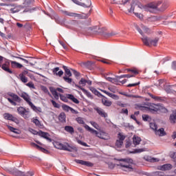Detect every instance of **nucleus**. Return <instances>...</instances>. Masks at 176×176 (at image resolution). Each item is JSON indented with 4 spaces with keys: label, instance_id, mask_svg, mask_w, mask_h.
I'll use <instances>...</instances> for the list:
<instances>
[{
    "label": "nucleus",
    "instance_id": "f257e3e1",
    "mask_svg": "<svg viewBox=\"0 0 176 176\" xmlns=\"http://www.w3.org/2000/svg\"><path fill=\"white\" fill-rule=\"evenodd\" d=\"M84 127L85 129H87V131H89L91 134H95L96 137L98 138H100V140H108L111 137L109 136V134L104 131H100L99 132L96 131L94 129H92L91 127L89 126V125L85 124L84 125Z\"/></svg>",
    "mask_w": 176,
    "mask_h": 176
},
{
    "label": "nucleus",
    "instance_id": "f03ea898",
    "mask_svg": "<svg viewBox=\"0 0 176 176\" xmlns=\"http://www.w3.org/2000/svg\"><path fill=\"white\" fill-rule=\"evenodd\" d=\"M120 162H123L117 164V166L120 167V170H122V171H125L126 173H131L134 171V168H133V165L130 164L126 159H121L120 160Z\"/></svg>",
    "mask_w": 176,
    "mask_h": 176
},
{
    "label": "nucleus",
    "instance_id": "7ed1b4c3",
    "mask_svg": "<svg viewBox=\"0 0 176 176\" xmlns=\"http://www.w3.org/2000/svg\"><path fill=\"white\" fill-rule=\"evenodd\" d=\"M90 12H91V10H90L87 14H78L67 10H62V13L65 14V16H69V17H76V19H87V17L90 16Z\"/></svg>",
    "mask_w": 176,
    "mask_h": 176
},
{
    "label": "nucleus",
    "instance_id": "20e7f679",
    "mask_svg": "<svg viewBox=\"0 0 176 176\" xmlns=\"http://www.w3.org/2000/svg\"><path fill=\"white\" fill-rule=\"evenodd\" d=\"M162 5V2L158 1L157 3H150L144 7L145 12H150V13H155L159 10V6Z\"/></svg>",
    "mask_w": 176,
    "mask_h": 176
},
{
    "label": "nucleus",
    "instance_id": "39448f33",
    "mask_svg": "<svg viewBox=\"0 0 176 176\" xmlns=\"http://www.w3.org/2000/svg\"><path fill=\"white\" fill-rule=\"evenodd\" d=\"M144 108L151 112V113H155V112H158V111L162 109V106L159 104L147 102L145 104V107H144Z\"/></svg>",
    "mask_w": 176,
    "mask_h": 176
},
{
    "label": "nucleus",
    "instance_id": "423d86ee",
    "mask_svg": "<svg viewBox=\"0 0 176 176\" xmlns=\"http://www.w3.org/2000/svg\"><path fill=\"white\" fill-rule=\"evenodd\" d=\"M159 37H155L154 39L149 38L147 36H143L142 41L145 46H157L159 42Z\"/></svg>",
    "mask_w": 176,
    "mask_h": 176
},
{
    "label": "nucleus",
    "instance_id": "0eeeda50",
    "mask_svg": "<svg viewBox=\"0 0 176 176\" xmlns=\"http://www.w3.org/2000/svg\"><path fill=\"white\" fill-rule=\"evenodd\" d=\"M8 96L12 98V99L8 98L7 100H8V101H9V102L10 104H12V105H14V107H16V105H17V103H16V102H21V101H23V100L21 99V98L19 96H17V94H16L14 93L8 92ZM14 101H16V102H14Z\"/></svg>",
    "mask_w": 176,
    "mask_h": 176
},
{
    "label": "nucleus",
    "instance_id": "6e6552de",
    "mask_svg": "<svg viewBox=\"0 0 176 176\" xmlns=\"http://www.w3.org/2000/svg\"><path fill=\"white\" fill-rule=\"evenodd\" d=\"M55 148L57 149H61L62 151H67L68 152H72L73 148L68 144V143H60V142H55L54 144Z\"/></svg>",
    "mask_w": 176,
    "mask_h": 176
},
{
    "label": "nucleus",
    "instance_id": "1a4fd4ad",
    "mask_svg": "<svg viewBox=\"0 0 176 176\" xmlns=\"http://www.w3.org/2000/svg\"><path fill=\"white\" fill-rule=\"evenodd\" d=\"M63 68L65 71V76H63V80L66 83H72V78H71V76H72V73L71 72V70L68 67L63 65Z\"/></svg>",
    "mask_w": 176,
    "mask_h": 176
},
{
    "label": "nucleus",
    "instance_id": "9d476101",
    "mask_svg": "<svg viewBox=\"0 0 176 176\" xmlns=\"http://www.w3.org/2000/svg\"><path fill=\"white\" fill-rule=\"evenodd\" d=\"M17 112L19 115L22 116V118H23L24 119H28V118H30V110L26 109L25 107H18Z\"/></svg>",
    "mask_w": 176,
    "mask_h": 176
},
{
    "label": "nucleus",
    "instance_id": "9b49d317",
    "mask_svg": "<svg viewBox=\"0 0 176 176\" xmlns=\"http://www.w3.org/2000/svg\"><path fill=\"white\" fill-rule=\"evenodd\" d=\"M76 5H79L82 8H90L91 6V0H80L82 1H78V0H72Z\"/></svg>",
    "mask_w": 176,
    "mask_h": 176
},
{
    "label": "nucleus",
    "instance_id": "f8f14e48",
    "mask_svg": "<svg viewBox=\"0 0 176 176\" xmlns=\"http://www.w3.org/2000/svg\"><path fill=\"white\" fill-rule=\"evenodd\" d=\"M135 27L142 36H144V34H151V29L144 25H140V28H139L138 25H135Z\"/></svg>",
    "mask_w": 176,
    "mask_h": 176
},
{
    "label": "nucleus",
    "instance_id": "ddd939ff",
    "mask_svg": "<svg viewBox=\"0 0 176 176\" xmlns=\"http://www.w3.org/2000/svg\"><path fill=\"white\" fill-rule=\"evenodd\" d=\"M13 175L14 176H33L34 172L32 171H28V172H23L21 170L15 169L12 172Z\"/></svg>",
    "mask_w": 176,
    "mask_h": 176
},
{
    "label": "nucleus",
    "instance_id": "4468645a",
    "mask_svg": "<svg viewBox=\"0 0 176 176\" xmlns=\"http://www.w3.org/2000/svg\"><path fill=\"white\" fill-rule=\"evenodd\" d=\"M50 90L52 93V94L54 96V98H56V100H58L59 96H58V93H57V91H59V93H64V90H63V89L61 88H56L54 89V87H50Z\"/></svg>",
    "mask_w": 176,
    "mask_h": 176
},
{
    "label": "nucleus",
    "instance_id": "2eb2a0df",
    "mask_svg": "<svg viewBox=\"0 0 176 176\" xmlns=\"http://www.w3.org/2000/svg\"><path fill=\"white\" fill-rule=\"evenodd\" d=\"M25 75H28V71L27 70H23L19 75V79L22 82V83H27V82H28V78H27Z\"/></svg>",
    "mask_w": 176,
    "mask_h": 176
},
{
    "label": "nucleus",
    "instance_id": "dca6fc26",
    "mask_svg": "<svg viewBox=\"0 0 176 176\" xmlns=\"http://www.w3.org/2000/svg\"><path fill=\"white\" fill-rule=\"evenodd\" d=\"M1 68L3 71H5L6 72H8V74H13V71H12V69H10V62L9 61H6L5 62V63H3L1 65Z\"/></svg>",
    "mask_w": 176,
    "mask_h": 176
},
{
    "label": "nucleus",
    "instance_id": "f3484780",
    "mask_svg": "<svg viewBox=\"0 0 176 176\" xmlns=\"http://www.w3.org/2000/svg\"><path fill=\"white\" fill-rule=\"evenodd\" d=\"M77 164H81V166H86V167H93L94 166V163L89 161H83L82 160H75L74 161Z\"/></svg>",
    "mask_w": 176,
    "mask_h": 176
},
{
    "label": "nucleus",
    "instance_id": "a211bd4d",
    "mask_svg": "<svg viewBox=\"0 0 176 176\" xmlns=\"http://www.w3.org/2000/svg\"><path fill=\"white\" fill-rule=\"evenodd\" d=\"M3 118L6 119V120H11V122H14L15 123H17L19 120H17V118H15L13 116V115L9 113H5L3 114Z\"/></svg>",
    "mask_w": 176,
    "mask_h": 176
},
{
    "label": "nucleus",
    "instance_id": "6ab92c4d",
    "mask_svg": "<svg viewBox=\"0 0 176 176\" xmlns=\"http://www.w3.org/2000/svg\"><path fill=\"white\" fill-rule=\"evenodd\" d=\"M171 168H173V165L170 164H165L157 167V170H160L161 171H170Z\"/></svg>",
    "mask_w": 176,
    "mask_h": 176
},
{
    "label": "nucleus",
    "instance_id": "aec40b11",
    "mask_svg": "<svg viewBox=\"0 0 176 176\" xmlns=\"http://www.w3.org/2000/svg\"><path fill=\"white\" fill-rule=\"evenodd\" d=\"M86 83H87L89 86H91L93 82L90 80H85V78H82L78 82V86H80L81 87H85V86H86Z\"/></svg>",
    "mask_w": 176,
    "mask_h": 176
},
{
    "label": "nucleus",
    "instance_id": "412c9836",
    "mask_svg": "<svg viewBox=\"0 0 176 176\" xmlns=\"http://www.w3.org/2000/svg\"><path fill=\"white\" fill-rule=\"evenodd\" d=\"M38 135L40 137H42L43 138H45V140H47V141H48V142H52V138H50V134H49V133L40 131H38Z\"/></svg>",
    "mask_w": 176,
    "mask_h": 176
},
{
    "label": "nucleus",
    "instance_id": "4be33fe9",
    "mask_svg": "<svg viewBox=\"0 0 176 176\" xmlns=\"http://www.w3.org/2000/svg\"><path fill=\"white\" fill-rule=\"evenodd\" d=\"M21 97L27 102V104H28V105L32 104V102H31V97H30L28 94L23 92L21 94Z\"/></svg>",
    "mask_w": 176,
    "mask_h": 176
},
{
    "label": "nucleus",
    "instance_id": "5701e85b",
    "mask_svg": "<svg viewBox=\"0 0 176 176\" xmlns=\"http://www.w3.org/2000/svg\"><path fill=\"white\" fill-rule=\"evenodd\" d=\"M52 73L53 75H56V76H59L60 78H61V76L64 75V72H63V70L60 71V67H54V69H52Z\"/></svg>",
    "mask_w": 176,
    "mask_h": 176
},
{
    "label": "nucleus",
    "instance_id": "b1692460",
    "mask_svg": "<svg viewBox=\"0 0 176 176\" xmlns=\"http://www.w3.org/2000/svg\"><path fill=\"white\" fill-rule=\"evenodd\" d=\"M95 111H96L97 113H98V115H100V116H101L102 118H107L108 117V114L107 113H105L104 109H102L100 107L95 108Z\"/></svg>",
    "mask_w": 176,
    "mask_h": 176
},
{
    "label": "nucleus",
    "instance_id": "393cba45",
    "mask_svg": "<svg viewBox=\"0 0 176 176\" xmlns=\"http://www.w3.org/2000/svg\"><path fill=\"white\" fill-rule=\"evenodd\" d=\"M116 35H118V32H104L102 34V36H104V38H111L112 36H115Z\"/></svg>",
    "mask_w": 176,
    "mask_h": 176
},
{
    "label": "nucleus",
    "instance_id": "a878e982",
    "mask_svg": "<svg viewBox=\"0 0 176 176\" xmlns=\"http://www.w3.org/2000/svg\"><path fill=\"white\" fill-rule=\"evenodd\" d=\"M75 87H76L77 89H79L80 90H82V91L85 93L87 95V96H88L89 98H93V96H91V93L85 89V88L78 85H75Z\"/></svg>",
    "mask_w": 176,
    "mask_h": 176
},
{
    "label": "nucleus",
    "instance_id": "bb28decb",
    "mask_svg": "<svg viewBox=\"0 0 176 176\" xmlns=\"http://www.w3.org/2000/svg\"><path fill=\"white\" fill-rule=\"evenodd\" d=\"M169 122L170 124H176V110L173 112L169 116Z\"/></svg>",
    "mask_w": 176,
    "mask_h": 176
},
{
    "label": "nucleus",
    "instance_id": "cd10ccee",
    "mask_svg": "<svg viewBox=\"0 0 176 176\" xmlns=\"http://www.w3.org/2000/svg\"><path fill=\"white\" fill-rule=\"evenodd\" d=\"M30 145L32 146H34V148H36V149H38L41 152H43V153H49V151L46 150L45 148H43V147H41L39 145H38L34 142H32L30 144Z\"/></svg>",
    "mask_w": 176,
    "mask_h": 176
},
{
    "label": "nucleus",
    "instance_id": "c85d7f7f",
    "mask_svg": "<svg viewBox=\"0 0 176 176\" xmlns=\"http://www.w3.org/2000/svg\"><path fill=\"white\" fill-rule=\"evenodd\" d=\"M156 135H159V137H164L166 135V131H164V128H160V129H157L155 131Z\"/></svg>",
    "mask_w": 176,
    "mask_h": 176
},
{
    "label": "nucleus",
    "instance_id": "c756f323",
    "mask_svg": "<svg viewBox=\"0 0 176 176\" xmlns=\"http://www.w3.org/2000/svg\"><path fill=\"white\" fill-rule=\"evenodd\" d=\"M22 9H24V6H16L10 9L11 13H17L20 12Z\"/></svg>",
    "mask_w": 176,
    "mask_h": 176
},
{
    "label": "nucleus",
    "instance_id": "7c9ffc66",
    "mask_svg": "<svg viewBox=\"0 0 176 176\" xmlns=\"http://www.w3.org/2000/svg\"><path fill=\"white\" fill-rule=\"evenodd\" d=\"M8 129L10 130V131H12V133H14V134H21V131L19 129H17L10 125H6Z\"/></svg>",
    "mask_w": 176,
    "mask_h": 176
},
{
    "label": "nucleus",
    "instance_id": "2f4dec72",
    "mask_svg": "<svg viewBox=\"0 0 176 176\" xmlns=\"http://www.w3.org/2000/svg\"><path fill=\"white\" fill-rule=\"evenodd\" d=\"M102 103L103 104V105H104V107H111V105H112V102L108 100V98H107L106 97H103V98L102 99Z\"/></svg>",
    "mask_w": 176,
    "mask_h": 176
},
{
    "label": "nucleus",
    "instance_id": "473e14b6",
    "mask_svg": "<svg viewBox=\"0 0 176 176\" xmlns=\"http://www.w3.org/2000/svg\"><path fill=\"white\" fill-rule=\"evenodd\" d=\"M10 63H11L12 68H18V69L23 68V65H21L14 60H11Z\"/></svg>",
    "mask_w": 176,
    "mask_h": 176
},
{
    "label": "nucleus",
    "instance_id": "72a5a7b5",
    "mask_svg": "<svg viewBox=\"0 0 176 176\" xmlns=\"http://www.w3.org/2000/svg\"><path fill=\"white\" fill-rule=\"evenodd\" d=\"M142 140L141 138L134 135L133 138V145H135V146H137V145H140V143L141 142Z\"/></svg>",
    "mask_w": 176,
    "mask_h": 176
},
{
    "label": "nucleus",
    "instance_id": "f704fd0d",
    "mask_svg": "<svg viewBox=\"0 0 176 176\" xmlns=\"http://www.w3.org/2000/svg\"><path fill=\"white\" fill-rule=\"evenodd\" d=\"M67 98H68V100H71V101H73L74 104H79V100L78 98H75V96H74L72 94H67Z\"/></svg>",
    "mask_w": 176,
    "mask_h": 176
},
{
    "label": "nucleus",
    "instance_id": "c9c22d12",
    "mask_svg": "<svg viewBox=\"0 0 176 176\" xmlns=\"http://www.w3.org/2000/svg\"><path fill=\"white\" fill-rule=\"evenodd\" d=\"M145 160H146V162H149L150 163H156L157 162L160 161L159 158L152 157H146Z\"/></svg>",
    "mask_w": 176,
    "mask_h": 176
},
{
    "label": "nucleus",
    "instance_id": "e433bc0d",
    "mask_svg": "<svg viewBox=\"0 0 176 176\" xmlns=\"http://www.w3.org/2000/svg\"><path fill=\"white\" fill-rule=\"evenodd\" d=\"M65 130L67 131V133H69V134H74V133H75V129H74V126H65Z\"/></svg>",
    "mask_w": 176,
    "mask_h": 176
},
{
    "label": "nucleus",
    "instance_id": "4c0bfd02",
    "mask_svg": "<svg viewBox=\"0 0 176 176\" xmlns=\"http://www.w3.org/2000/svg\"><path fill=\"white\" fill-rule=\"evenodd\" d=\"M148 95L149 97H151L153 100H155V101H162L163 100V98L161 96H156L151 93H148Z\"/></svg>",
    "mask_w": 176,
    "mask_h": 176
},
{
    "label": "nucleus",
    "instance_id": "58836bf2",
    "mask_svg": "<svg viewBox=\"0 0 176 176\" xmlns=\"http://www.w3.org/2000/svg\"><path fill=\"white\" fill-rule=\"evenodd\" d=\"M66 118H67V116H65V113L62 112L58 116V120L60 122H65Z\"/></svg>",
    "mask_w": 176,
    "mask_h": 176
},
{
    "label": "nucleus",
    "instance_id": "ea45409f",
    "mask_svg": "<svg viewBox=\"0 0 176 176\" xmlns=\"http://www.w3.org/2000/svg\"><path fill=\"white\" fill-rule=\"evenodd\" d=\"M30 107H31L32 109H33V111H34V112H39V113L42 112V109H41V107H36V106H34V105L33 104V103H32V104L30 105Z\"/></svg>",
    "mask_w": 176,
    "mask_h": 176
},
{
    "label": "nucleus",
    "instance_id": "a19ab883",
    "mask_svg": "<svg viewBox=\"0 0 176 176\" xmlns=\"http://www.w3.org/2000/svg\"><path fill=\"white\" fill-rule=\"evenodd\" d=\"M90 90L92 91V93H94V94H95V96H98V97H101V96H102V94H101V93H100V91H98L94 87H91Z\"/></svg>",
    "mask_w": 176,
    "mask_h": 176
},
{
    "label": "nucleus",
    "instance_id": "79ce46f5",
    "mask_svg": "<svg viewBox=\"0 0 176 176\" xmlns=\"http://www.w3.org/2000/svg\"><path fill=\"white\" fill-rule=\"evenodd\" d=\"M76 121L77 122V123H78V124H85V126L86 125V124L85 123V120H83V118L82 117L76 118Z\"/></svg>",
    "mask_w": 176,
    "mask_h": 176
},
{
    "label": "nucleus",
    "instance_id": "37998d69",
    "mask_svg": "<svg viewBox=\"0 0 176 176\" xmlns=\"http://www.w3.org/2000/svg\"><path fill=\"white\" fill-rule=\"evenodd\" d=\"M150 128L153 130V131H156L157 130V124L155 122H150L149 124Z\"/></svg>",
    "mask_w": 176,
    "mask_h": 176
},
{
    "label": "nucleus",
    "instance_id": "c03bdc74",
    "mask_svg": "<svg viewBox=\"0 0 176 176\" xmlns=\"http://www.w3.org/2000/svg\"><path fill=\"white\" fill-rule=\"evenodd\" d=\"M118 140L120 141H124V140H126V136L124 135H123V133H118Z\"/></svg>",
    "mask_w": 176,
    "mask_h": 176
},
{
    "label": "nucleus",
    "instance_id": "a18cd8bd",
    "mask_svg": "<svg viewBox=\"0 0 176 176\" xmlns=\"http://www.w3.org/2000/svg\"><path fill=\"white\" fill-rule=\"evenodd\" d=\"M146 148H136L135 149L132 153H142V152H146Z\"/></svg>",
    "mask_w": 176,
    "mask_h": 176
},
{
    "label": "nucleus",
    "instance_id": "49530a36",
    "mask_svg": "<svg viewBox=\"0 0 176 176\" xmlns=\"http://www.w3.org/2000/svg\"><path fill=\"white\" fill-rule=\"evenodd\" d=\"M89 123H90V124H91V126H93V127H94V129H96V130H98L100 129V125H98V124H97V122L91 121V122H89Z\"/></svg>",
    "mask_w": 176,
    "mask_h": 176
},
{
    "label": "nucleus",
    "instance_id": "de8ad7c7",
    "mask_svg": "<svg viewBox=\"0 0 176 176\" xmlns=\"http://www.w3.org/2000/svg\"><path fill=\"white\" fill-rule=\"evenodd\" d=\"M62 108H63V111H65L66 112H69V111H71L72 107L67 104H63Z\"/></svg>",
    "mask_w": 176,
    "mask_h": 176
},
{
    "label": "nucleus",
    "instance_id": "09e8293b",
    "mask_svg": "<svg viewBox=\"0 0 176 176\" xmlns=\"http://www.w3.org/2000/svg\"><path fill=\"white\" fill-rule=\"evenodd\" d=\"M122 145H123V142L122 140H117L116 142V146H117V148H122Z\"/></svg>",
    "mask_w": 176,
    "mask_h": 176
},
{
    "label": "nucleus",
    "instance_id": "8fccbe9b",
    "mask_svg": "<svg viewBox=\"0 0 176 176\" xmlns=\"http://www.w3.org/2000/svg\"><path fill=\"white\" fill-rule=\"evenodd\" d=\"M133 76H134V75H131V74H122L120 76H118L119 79H122V78H133Z\"/></svg>",
    "mask_w": 176,
    "mask_h": 176
},
{
    "label": "nucleus",
    "instance_id": "3c124183",
    "mask_svg": "<svg viewBox=\"0 0 176 176\" xmlns=\"http://www.w3.org/2000/svg\"><path fill=\"white\" fill-rule=\"evenodd\" d=\"M59 96L61 101H64V102H68V98H67V95L66 96L61 94H60Z\"/></svg>",
    "mask_w": 176,
    "mask_h": 176
},
{
    "label": "nucleus",
    "instance_id": "603ef678",
    "mask_svg": "<svg viewBox=\"0 0 176 176\" xmlns=\"http://www.w3.org/2000/svg\"><path fill=\"white\" fill-rule=\"evenodd\" d=\"M142 119L144 122H148V120H151V117L148 115H143L142 116Z\"/></svg>",
    "mask_w": 176,
    "mask_h": 176
},
{
    "label": "nucleus",
    "instance_id": "864d4df0",
    "mask_svg": "<svg viewBox=\"0 0 176 176\" xmlns=\"http://www.w3.org/2000/svg\"><path fill=\"white\" fill-rule=\"evenodd\" d=\"M119 78H113V81L111 82V83H114V85H119L120 83V80H119Z\"/></svg>",
    "mask_w": 176,
    "mask_h": 176
},
{
    "label": "nucleus",
    "instance_id": "5fc2aeb1",
    "mask_svg": "<svg viewBox=\"0 0 176 176\" xmlns=\"http://www.w3.org/2000/svg\"><path fill=\"white\" fill-rule=\"evenodd\" d=\"M109 97H111V98H113V100H119V96L118 95L111 93H110Z\"/></svg>",
    "mask_w": 176,
    "mask_h": 176
},
{
    "label": "nucleus",
    "instance_id": "6e6d98bb",
    "mask_svg": "<svg viewBox=\"0 0 176 176\" xmlns=\"http://www.w3.org/2000/svg\"><path fill=\"white\" fill-rule=\"evenodd\" d=\"M51 102H52L53 107H54V108H60V104L56 102V101H54V100H52Z\"/></svg>",
    "mask_w": 176,
    "mask_h": 176
},
{
    "label": "nucleus",
    "instance_id": "4d7b16f0",
    "mask_svg": "<svg viewBox=\"0 0 176 176\" xmlns=\"http://www.w3.org/2000/svg\"><path fill=\"white\" fill-rule=\"evenodd\" d=\"M167 8H168L167 3H164V4H162V8L158 9V10L163 12V10H166V9H167Z\"/></svg>",
    "mask_w": 176,
    "mask_h": 176
},
{
    "label": "nucleus",
    "instance_id": "13d9d810",
    "mask_svg": "<svg viewBox=\"0 0 176 176\" xmlns=\"http://www.w3.org/2000/svg\"><path fill=\"white\" fill-rule=\"evenodd\" d=\"M28 87H30V89H35V85H34L33 82H29L28 83L26 84Z\"/></svg>",
    "mask_w": 176,
    "mask_h": 176
},
{
    "label": "nucleus",
    "instance_id": "bf43d9fd",
    "mask_svg": "<svg viewBox=\"0 0 176 176\" xmlns=\"http://www.w3.org/2000/svg\"><path fill=\"white\" fill-rule=\"evenodd\" d=\"M128 72H131L132 74H134L135 75H138V71L135 69H127Z\"/></svg>",
    "mask_w": 176,
    "mask_h": 176
},
{
    "label": "nucleus",
    "instance_id": "052dcab7",
    "mask_svg": "<svg viewBox=\"0 0 176 176\" xmlns=\"http://www.w3.org/2000/svg\"><path fill=\"white\" fill-rule=\"evenodd\" d=\"M72 71L73 72V74L75 76H76V77L80 76V73H79V72H78L75 69H72Z\"/></svg>",
    "mask_w": 176,
    "mask_h": 176
},
{
    "label": "nucleus",
    "instance_id": "680f3d73",
    "mask_svg": "<svg viewBox=\"0 0 176 176\" xmlns=\"http://www.w3.org/2000/svg\"><path fill=\"white\" fill-rule=\"evenodd\" d=\"M98 86H100V87H107V83L104 82H98Z\"/></svg>",
    "mask_w": 176,
    "mask_h": 176
},
{
    "label": "nucleus",
    "instance_id": "e2e57ef3",
    "mask_svg": "<svg viewBox=\"0 0 176 176\" xmlns=\"http://www.w3.org/2000/svg\"><path fill=\"white\" fill-rule=\"evenodd\" d=\"M138 85H140V82H136V83H133V84H129L127 85V87H134L135 86H138Z\"/></svg>",
    "mask_w": 176,
    "mask_h": 176
},
{
    "label": "nucleus",
    "instance_id": "0e129e2a",
    "mask_svg": "<svg viewBox=\"0 0 176 176\" xmlns=\"http://www.w3.org/2000/svg\"><path fill=\"white\" fill-rule=\"evenodd\" d=\"M171 68L173 71H176V60L172 62Z\"/></svg>",
    "mask_w": 176,
    "mask_h": 176
},
{
    "label": "nucleus",
    "instance_id": "69168bd1",
    "mask_svg": "<svg viewBox=\"0 0 176 176\" xmlns=\"http://www.w3.org/2000/svg\"><path fill=\"white\" fill-rule=\"evenodd\" d=\"M33 123H35L36 126H41V122H39L38 120V119H34L33 120Z\"/></svg>",
    "mask_w": 176,
    "mask_h": 176
},
{
    "label": "nucleus",
    "instance_id": "338daca9",
    "mask_svg": "<svg viewBox=\"0 0 176 176\" xmlns=\"http://www.w3.org/2000/svg\"><path fill=\"white\" fill-rule=\"evenodd\" d=\"M165 91L169 94H170V93H173V89H171L170 87L165 88Z\"/></svg>",
    "mask_w": 176,
    "mask_h": 176
},
{
    "label": "nucleus",
    "instance_id": "774afa93",
    "mask_svg": "<svg viewBox=\"0 0 176 176\" xmlns=\"http://www.w3.org/2000/svg\"><path fill=\"white\" fill-rule=\"evenodd\" d=\"M170 156L171 157V159H173L174 160H175L176 159V155L175 152H172L170 153Z\"/></svg>",
    "mask_w": 176,
    "mask_h": 176
}]
</instances>
